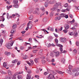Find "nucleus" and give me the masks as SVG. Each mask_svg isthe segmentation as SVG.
Wrapping results in <instances>:
<instances>
[{
	"label": "nucleus",
	"instance_id": "nucleus-1",
	"mask_svg": "<svg viewBox=\"0 0 79 79\" xmlns=\"http://www.w3.org/2000/svg\"><path fill=\"white\" fill-rule=\"evenodd\" d=\"M61 3H56L53 6V8L51 9V10L52 11H54V10H56L58 8V6H61Z\"/></svg>",
	"mask_w": 79,
	"mask_h": 79
},
{
	"label": "nucleus",
	"instance_id": "nucleus-2",
	"mask_svg": "<svg viewBox=\"0 0 79 79\" xmlns=\"http://www.w3.org/2000/svg\"><path fill=\"white\" fill-rule=\"evenodd\" d=\"M14 42L12 41H9L6 44V46L8 49H11Z\"/></svg>",
	"mask_w": 79,
	"mask_h": 79
},
{
	"label": "nucleus",
	"instance_id": "nucleus-3",
	"mask_svg": "<svg viewBox=\"0 0 79 79\" xmlns=\"http://www.w3.org/2000/svg\"><path fill=\"white\" fill-rule=\"evenodd\" d=\"M55 42L57 46V47H60V50L61 52H63V45L60 44H58V40L57 39H55Z\"/></svg>",
	"mask_w": 79,
	"mask_h": 79
},
{
	"label": "nucleus",
	"instance_id": "nucleus-4",
	"mask_svg": "<svg viewBox=\"0 0 79 79\" xmlns=\"http://www.w3.org/2000/svg\"><path fill=\"white\" fill-rule=\"evenodd\" d=\"M69 35H73L75 37H76L77 36L78 34L77 32H69Z\"/></svg>",
	"mask_w": 79,
	"mask_h": 79
},
{
	"label": "nucleus",
	"instance_id": "nucleus-5",
	"mask_svg": "<svg viewBox=\"0 0 79 79\" xmlns=\"http://www.w3.org/2000/svg\"><path fill=\"white\" fill-rule=\"evenodd\" d=\"M48 78L49 79H53H53H55V76L51 74H50L48 76Z\"/></svg>",
	"mask_w": 79,
	"mask_h": 79
},
{
	"label": "nucleus",
	"instance_id": "nucleus-6",
	"mask_svg": "<svg viewBox=\"0 0 79 79\" xmlns=\"http://www.w3.org/2000/svg\"><path fill=\"white\" fill-rule=\"evenodd\" d=\"M60 41L61 42H66V39L65 38H60Z\"/></svg>",
	"mask_w": 79,
	"mask_h": 79
},
{
	"label": "nucleus",
	"instance_id": "nucleus-7",
	"mask_svg": "<svg viewBox=\"0 0 79 79\" xmlns=\"http://www.w3.org/2000/svg\"><path fill=\"white\" fill-rule=\"evenodd\" d=\"M79 71V69L78 68H76L74 69H73L72 72L73 73H75V72H77V71Z\"/></svg>",
	"mask_w": 79,
	"mask_h": 79
},
{
	"label": "nucleus",
	"instance_id": "nucleus-8",
	"mask_svg": "<svg viewBox=\"0 0 79 79\" xmlns=\"http://www.w3.org/2000/svg\"><path fill=\"white\" fill-rule=\"evenodd\" d=\"M26 25V23H24L23 24L21 25L19 27V29L20 30H21L24 27V26Z\"/></svg>",
	"mask_w": 79,
	"mask_h": 79
},
{
	"label": "nucleus",
	"instance_id": "nucleus-9",
	"mask_svg": "<svg viewBox=\"0 0 79 79\" xmlns=\"http://www.w3.org/2000/svg\"><path fill=\"white\" fill-rule=\"evenodd\" d=\"M66 61V60L64 57H63L61 59V62L63 63V64H64L65 63V62Z\"/></svg>",
	"mask_w": 79,
	"mask_h": 79
},
{
	"label": "nucleus",
	"instance_id": "nucleus-10",
	"mask_svg": "<svg viewBox=\"0 0 79 79\" xmlns=\"http://www.w3.org/2000/svg\"><path fill=\"white\" fill-rule=\"evenodd\" d=\"M17 78L18 79H23V76L22 75H19L17 76Z\"/></svg>",
	"mask_w": 79,
	"mask_h": 79
},
{
	"label": "nucleus",
	"instance_id": "nucleus-11",
	"mask_svg": "<svg viewBox=\"0 0 79 79\" xmlns=\"http://www.w3.org/2000/svg\"><path fill=\"white\" fill-rule=\"evenodd\" d=\"M55 54H56L55 56L56 57H57V56H59L60 54L59 52H55Z\"/></svg>",
	"mask_w": 79,
	"mask_h": 79
},
{
	"label": "nucleus",
	"instance_id": "nucleus-12",
	"mask_svg": "<svg viewBox=\"0 0 79 79\" xmlns=\"http://www.w3.org/2000/svg\"><path fill=\"white\" fill-rule=\"evenodd\" d=\"M49 4H53L54 3H55V1H49V2L48 3Z\"/></svg>",
	"mask_w": 79,
	"mask_h": 79
},
{
	"label": "nucleus",
	"instance_id": "nucleus-13",
	"mask_svg": "<svg viewBox=\"0 0 79 79\" xmlns=\"http://www.w3.org/2000/svg\"><path fill=\"white\" fill-rule=\"evenodd\" d=\"M5 53L6 55H7V56H9L10 54V52H5Z\"/></svg>",
	"mask_w": 79,
	"mask_h": 79
},
{
	"label": "nucleus",
	"instance_id": "nucleus-14",
	"mask_svg": "<svg viewBox=\"0 0 79 79\" xmlns=\"http://www.w3.org/2000/svg\"><path fill=\"white\" fill-rule=\"evenodd\" d=\"M67 72L68 73H69V74H70V75H72V73H71V70H70V69H67Z\"/></svg>",
	"mask_w": 79,
	"mask_h": 79
},
{
	"label": "nucleus",
	"instance_id": "nucleus-15",
	"mask_svg": "<svg viewBox=\"0 0 79 79\" xmlns=\"http://www.w3.org/2000/svg\"><path fill=\"white\" fill-rule=\"evenodd\" d=\"M8 73L9 76H11V74H12V73L10 70H8Z\"/></svg>",
	"mask_w": 79,
	"mask_h": 79
},
{
	"label": "nucleus",
	"instance_id": "nucleus-16",
	"mask_svg": "<svg viewBox=\"0 0 79 79\" xmlns=\"http://www.w3.org/2000/svg\"><path fill=\"white\" fill-rule=\"evenodd\" d=\"M28 58V57L26 55H24L23 57V59H24V60H26V59H27Z\"/></svg>",
	"mask_w": 79,
	"mask_h": 79
},
{
	"label": "nucleus",
	"instance_id": "nucleus-17",
	"mask_svg": "<svg viewBox=\"0 0 79 79\" xmlns=\"http://www.w3.org/2000/svg\"><path fill=\"white\" fill-rule=\"evenodd\" d=\"M5 78L6 79H11V77L8 75H6L5 76Z\"/></svg>",
	"mask_w": 79,
	"mask_h": 79
},
{
	"label": "nucleus",
	"instance_id": "nucleus-18",
	"mask_svg": "<svg viewBox=\"0 0 79 79\" xmlns=\"http://www.w3.org/2000/svg\"><path fill=\"white\" fill-rule=\"evenodd\" d=\"M61 19V17L60 16L56 17L55 18V20H60Z\"/></svg>",
	"mask_w": 79,
	"mask_h": 79
},
{
	"label": "nucleus",
	"instance_id": "nucleus-19",
	"mask_svg": "<svg viewBox=\"0 0 79 79\" xmlns=\"http://www.w3.org/2000/svg\"><path fill=\"white\" fill-rule=\"evenodd\" d=\"M65 28L66 30H68L69 28V26L68 25H66L65 27Z\"/></svg>",
	"mask_w": 79,
	"mask_h": 79
},
{
	"label": "nucleus",
	"instance_id": "nucleus-20",
	"mask_svg": "<svg viewBox=\"0 0 79 79\" xmlns=\"http://www.w3.org/2000/svg\"><path fill=\"white\" fill-rule=\"evenodd\" d=\"M18 0H14L13 1V3L14 4H18Z\"/></svg>",
	"mask_w": 79,
	"mask_h": 79
},
{
	"label": "nucleus",
	"instance_id": "nucleus-21",
	"mask_svg": "<svg viewBox=\"0 0 79 79\" xmlns=\"http://www.w3.org/2000/svg\"><path fill=\"white\" fill-rule=\"evenodd\" d=\"M41 62L43 64H45L46 63V61L45 60H42Z\"/></svg>",
	"mask_w": 79,
	"mask_h": 79
},
{
	"label": "nucleus",
	"instance_id": "nucleus-22",
	"mask_svg": "<svg viewBox=\"0 0 79 79\" xmlns=\"http://www.w3.org/2000/svg\"><path fill=\"white\" fill-rule=\"evenodd\" d=\"M12 27L13 29H16L17 27V25L15 24H13Z\"/></svg>",
	"mask_w": 79,
	"mask_h": 79
},
{
	"label": "nucleus",
	"instance_id": "nucleus-23",
	"mask_svg": "<svg viewBox=\"0 0 79 79\" xmlns=\"http://www.w3.org/2000/svg\"><path fill=\"white\" fill-rule=\"evenodd\" d=\"M7 66V63L6 62H4L3 63V67H5V68H6V66Z\"/></svg>",
	"mask_w": 79,
	"mask_h": 79
},
{
	"label": "nucleus",
	"instance_id": "nucleus-24",
	"mask_svg": "<svg viewBox=\"0 0 79 79\" xmlns=\"http://www.w3.org/2000/svg\"><path fill=\"white\" fill-rule=\"evenodd\" d=\"M27 79H31V76L29 74H27V77H26Z\"/></svg>",
	"mask_w": 79,
	"mask_h": 79
},
{
	"label": "nucleus",
	"instance_id": "nucleus-25",
	"mask_svg": "<svg viewBox=\"0 0 79 79\" xmlns=\"http://www.w3.org/2000/svg\"><path fill=\"white\" fill-rule=\"evenodd\" d=\"M56 72L59 73V74H63V73H64V72H63L59 70H56Z\"/></svg>",
	"mask_w": 79,
	"mask_h": 79
},
{
	"label": "nucleus",
	"instance_id": "nucleus-26",
	"mask_svg": "<svg viewBox=\"0 0 79 79\" xmlns=\"http://www.w3.org/2000/svg\"><path fill=\"white\" fill-rule=\"evenodd\" d=\"M32 24H30L29 25H28V27L29 28V29H31L32 28V27L33 26Z\"/></svg>",
	"mask_w": 79,
	"mask_h": 79
},
{
	"label": "nucleus",
	"instance_id": "nucleus-27",
	"mask_svg": "<svg viewBox=\"0 0 79 79\" xmlns=\"http://www.w3.org/2000/svg\"><path fill=\"white\" fill-rule=\"evenodd\" d=\"M41 10L43 11V12H44L45 11V8H44V7L42 6L40 8Z\"/></svg>",
	"mask_w": 79,
	"mask_h": 79
},
{
	"label": "nucleus",
	"instance_id": "nucleus-28",
	"mask_svg": "<svg viewBox=\"0 0 79 79\" xmlns=\"http://www.w3.org/2000/svg\"><path fill=\"white\" fill-rule=\"evenodd\" d=\"M47 18H44L43 19V22L44 23H45V22H47Z\"/></svg>",
	"mask_w": 79,
	"mask_h": 79
},
{
	"label": "nucleus",
	"instance_id": "nucleus-29",
	"mask_svg": "<svg viewBox=\"0 0 79 79\" xmlns=\"http://www.w3.org/2000/svg\"><path fill=\"white\" fill-rule=\"evenodd\" d=\"M13 6L15 8H18L19 7V6L18 4H15L13 5Z\"/></svg>",
	"mask_w": 79,
	"mask_h": 79
},
{
	"label": "nucleus",
	"instance_id": "nucleus-30",
	"mask_svg": "<svg viewBox=\"0 0 79 79\" xmlns=\"http://www.w3.org/2000/svg\"><path fill=\"white\" fill-rule=\"evenodd\" d=\"M0 19H2V22H3L5 21V18H4L3 16H2L0 17Z\"/></svg>",
	"mask_w": 79,
	"mask_h": 79
},
{
	"label": "nucleus",
	"instance_id": "nucleus-31",
	"mask_svg": "<svg viewBox=\"0 0 79 79\" xmlns=\"http://www.w3.org/2000/svg\"><path fill=\"white\" fill-rule=\"evenodd\" d=\"M60 17H65V15L64 14H61L60 15Z\"/></svg>",
	"mask_w": 79,
	"mask_h": 79
},
{
	"label": "nucleus",
	"instance_id": "nucleus-32",
	"mask_svg": "<svg viewBox=\"0 0 79 79\" xmlns=\"http://www.w3.org/2000/svg\"><path fill=\"white\" fill-rule=\"evenodd\" d=\"M16 62H18V60L17 59H15L12 61V63H16Z\"/></svg>",
	"mask_w": 79,
	"mask_h": 79
},
{
	"label": "nucleus",
	"instance_id": "nucleus-33",
	"mask_svg": "<svg viewBox=\"0 0 79 79\" xmlns=\"http://www.w3.org/2000/svg\"><path fill=\"white\" fill-rule=\"evenodd\" d=\"M29 19L31 20L33 19V15H31L29 18Z\"/></svg>",
	"mask_w": 79,
	"mask_h": 79
},
{
	"label": "nucleus",
	"instance_id": "nucleus-34",
	"mask_svg": "<svg viewBox=\"0 0 79 79\" xmlns=\"http://www.w3.org/2000/svg\"><path fill=\"white\" fill-rule=\"evenodd\" d=\"M77 76H79V72L78 71L75 74V76L76 77Z\"/></svg>",
	"mask_w": 79,
	"mask_h": 79
},
{
	"label": "nucleus",
	"instance_id": "nucleus-35",
	"mask_svg": "<svg viewBox=\"0 0 79 79\" xmlns=\"http://www.w3.org/2000/svg\"><path fill=\"white\" fill-rule=\"evenodd\" d=\"M44 6L46 8H47L48 6V3H47V2H45L44 4Z\"/></svg>",
	"mask_w": 79,
	"mask_h": 79
},
{
	"label": "nucleus",
	"instance_id": "nucleus-36",
	"mask_svg": "<svg viewBox=\"0 0 79 79\" xmlns=\"http://www.w3.org/2000/svg\"><path fill=\"white\" fill-rule=\"evenodd\" d=\"M69 69H72L73 68V66L71 65H69Z\"/></svg>",
	"mask_w": 79,
	"mask_h": 79
},
{
	"label": "nucleus",
	"instance_id": "nucleus-37",
	"mask_svg": "<svg viewBox=\"0 0 79 79\" xmlns=\"http://www.w3.org/2000/svg\"><path fill=\"white\" fill-rule=\"evenodd\" d=\"M20 48L21 50H24V49L25 48L24 46H21L20 47Z\"/></svg>",
	"mask_w": 79,
	"mask_h": 79
},
{
	"label": "nucleus",
	"instance_id": "nucleus-38",
	"mask_svg": "<svg viewBox=\"0 0 79 79\" xmlns=\"http://www.w3.org/2000/svg\"><path fill=\"white\" fill-rule=\"evenodd\" d=\"M11 34H14L15 33V30L14 29H12L11 30V32H10Z\"/></svg>",
	"mask_w": 79,
	"mask_h": 79
},
{
	"label": "nucleus",
	"instance_id": "nucleus-39",
	"mask_svg": "<svg viewBox=\"0 0 79 79\" xmlns=\"http://www.w3.org/2000/svg\"><path fill=\"white\" fill-rule=\"evenodd\" d=\"M23 73V72H18L17 73V74H22Z\"/></svg>",
	"mask_w": 79,
	"mask_h": 79
},
{
	"label": "nucleus",
	"instance_id": "nucleus-40",
	"mask_svg": "<svg viewBox=\"0 0 79 79\" xmlns=\"http://www.w3.org/2000/svg\"><path fill=\"white\" fill-rule=\"evenodd\" d=\"M28 74H31V70H28Z\"/></svg>",
	"mask_w": 79,
	"mask_h": 79
},
{
	"label": "nucleus",
	"instance_id": "nucleus-41",
	"mask_svg": "<svg viewBox=\"0 0 79 79\" xmlns=\"http://www.w3.org/2000/svg\"><path fill=\"white\" fill-rule=\"evenodd\" d=\"M30 62H31V64H32V65H33V64H34V62H33V60H31Z\"/></svg>",
	"mask_w": 79,
	"mask_h": 79
},
{
	"label": "nucleus",
	"instance_id": "nucleus-42",
	"mask_svg": "<svg viewBox=\"0 0 79 79\" xmlns=\"http://www.w3.org/2000/svg\"><path fill=\"white\" fill-rule=\"evenodd\" d=\"M64 7H65L66 8L68 6V3H66L65 4V5H64Z\"/></svg>",
	"mask_w": 79,
	"mask_h": 79
},
{
	"label": "nucleus",
	"instance_id": "nucleus-43",
	"mask_svg": "<svg viewBox=\"0 0 79 79\" xmlns=\"http://www.w3.org/2000/svg\"><path fill=\"white\" fill-rule=\"evenodd\" d=\"M44 14H45V12H43L42 14L40 15V17H42V15H44Z\"/></svg>",
	"mask_w": 79,
	"mask_h": 79
},
{
	"label": "nucleus",
	"instance_id": "nucleus-44",
	"mask_svg": "<svg viewBox=\"0 0 79 79\" xmlns=\"http://www.w3.org/2000/svg\"><path fill=\"white\" fill-rule=\"evenodd\" d=\"M50 16L51 17H52V16H53V13L51 12V14L50 15Z\"/></svg>",
	"mask_w": 79,
	"mask_h": 79
},
{
	"label": "nucleus",
	"instance_id": "nucleus-45",
	"mask_svg": "<svg viewBox=\"0 0 79 79\" xmlns=\"http://www.w3.org/2000/svg\"><path fill=\"white\" fill-rule=\"evenodd\" d=\"M73 53L74 54H76L77 53V51L76 50H73Z\"/></svg>",
	"mask_w": 79,
	"mask_h": 79
},
{
	"label": "nucleus",
	"instance_id": "nucleus-46",
	"mask_svg": "<svg viewBox=\"0 0 79 79\" xmlns=\"http://www.w3.org/2000/svg\"><path fill=\"white\" fill-rule=\"evenodd\" d=\"M16 15L18 18H19V17H20V15L18 14H16Z\"/></svg>",
	"mask_w": 79,
	"mask_h": 79
},
{
	"label": "nucleus",
	"instance_id": "nucleus-47",
	"mask_svg": "<svg viewBox=\"0 0 79 79\" xmlns=\"http://www.w3.org/2000/svg\"><path fill=\"white\" fill-rule=\"evenodd\" d=\"M69 16L70 18H73V15L71 14H70L69 15Z\"/></svg>",
	"mask_w": 79,
	"mask_h": 79
},
{
	"label": "nucleus",
	"instance_id": "nucleus-48",
	"mask_svg": "<svg viewBox=\"0 0 79 79\" xmlns=\"http://www.w3.org/2000/svg\"><path fill=\"white\" fill-rule=\"evenodd\" d=\"M37 50H35L33 51V53H37Z\"/></svg>",
	"mask_w": 79,
	"mask_h": 79
},
{
	"label": "nucleus",
	"instance_id": "nucleus-49",
	"mask_svg": "<svg viewBox=\"0 0 79 79\" xmlns=\"http://www.w3.org/2000/svg\"><path fill=\"white\" fill-rule=\"evenodd\" d=\"M21 33H22V34H25V33H26V31H22L21 32Z\"/></svg>",
	"mask_w": 79,
	"mask_h": 79
},
{
	"label": "nucleus",
	"instance_id": "nucleus-50",
	"mask_svg": "<svg viewBox=\"0 0 79 79\" xmlns=\"http://www.w3.org/2000/svg\"><path fill=\"white\" fill-rule=\"evenodd\" d=\"M32 48L31 47H28V50H32Z\"/></svg>",
	"mask_w": 79,
	"mask_h": 79
},
{
	"label": "nucleus",
	"instance_id": "nucleus-51",
	"mask_svg": "<svg viewBox=\"0 0 79 79\" xmlns=\"http://www.w3.org/2000/svg\"><path fill=\"white\" fill-rule=\"evenodd\" d=\"M35 63H38L39 61H38V60H37L36 59H35Z\"/></svg>",
	"mask_w": 79,
	"mask_h": 79
},
{
	"label": "nucleus",
	"instance_id": "nucleus-52",
	"mask_svg": "<svg viewBox=\"0 0 79 79\" xmlns=\"http://www.w3.org/2000/svg\"><path fill=\"white\" fill-rule=\"evenodd\" d=\"M64 17L66 18V19H67V18H68V15H65Z\"/></svg>",
	"mask_w": 79,
	"mask_h": 79
},
{
	"label": "nucleus",
	"instance_id": "nucleus-53",
	"mask_svg": "<svg viewBox=\"0 0 79 79\" xmlns=\"http://www.w3.org/2000/svg\"><path fill=\"white\" fill-rule=\"evenodd\" d=\"M49 30L51 31H53V28H50V30Z\"/></svg>",
	"mask_w": 79,
	"mask_h": 79
},
{
	"label": "nucleus",
	"instance_id": "nucleus-54",
	"mask_svg": "<svg viewBox=\"0 0 79 79\" xmlns=\"http://www.w3.org/2000/svg\"><path fill=\"white\" fill-rule=\"evenodd\" d=\"M2 74H6V73L5 72H2Z\"/></svg>",
	"mask_w": 79,
	"mask_h": 79
},
{
	"label": "nucleus",
	"instance_id": "nucleus-55",
	"mask_svg": "<svg viewBox=\"0 0 79 79\" xmlns=\"http://www.w3.org/2000/svg\"><path fill=\"white\" fill-rule=\"evenodd\" d=\"M31 21H29L28 23L27 24V26H28V25H29V24H31Z\"/></svg>",
	"mask_w": 79,
	"mask_h": 79
},
{
	"label": "nucleus",
	"instance_id": "nucleus-56",
	"mask_svg": "<svg viewBox=\"0 0 79 79\" xmlns=\"http://www.w3.org/2000/svg\"><path fill=\"white\" fill-rule=\"evenodd\" d=\"M71 29H72V30H74V29H76V28H75L74 27H72L71 28Z\"/></svg>",
	"mask_w": 79,
	"mask_h": 79
},
{
	"label": "nucleus",
	"instance_id": "nucleus-57",
	"mask_svg": "<svg viewBox=\"0 0 79 79\" xmlns=\"http://www.w3.org/2000/svg\"><path fill=\"white\" fill-rule=\"evenodd\" d=\"M35 10L36 11H38L39 10V9L38 8H36Z\"/></svg>",
	"mask_w": 79,
	"mask_h": 79
},
{
	"label": "nucleus",
	"instance_id": "nucleus-58",
	"mask_svg": "<svg viewBox=\"0 0 79 79\" xmlns=\"http://www.w3.org/2000/svg\"><path fill=\"white\" fill-rule=\"evenodd\" d=\"M1 27H5V26H4V25L3 24H1Z\"/></svg>",
	"mask_w": 79,
	"mask_h": 79
},
{
	"label": "nucleus",
	"instance_id": "nucleus-59",
	"mask_svg": "<svg viewBox=\"0 0 79 79\" xmlns=\"http://www.w3.org/2000/svg\"><path fill=\"white\" fill-rule=\"evenodd\" d=\"M51 46V44H48V48L50 47V46Z\"/></svg>",
	"mask_w": 79,
	"mask_h": 79
},
{
	"label": "nucleus",
	"instance_id": "nucleus-60",
	"mask_svg": "<svg viewBox=\"0 0 79 79\" xmlns=\"http://www.w3.org/2000/svg\"><path fill=\"white\" fill-rule=\"evenodd\" d=\"M51 61L52 62V63H54V62H55V59H52Z\"/></svg>",
	"mask_w": 79,
	"mask_h": 79
},
{
	"label": "nucleus",
	"instance_id": "nucleus-61",
	"mask_svg": "<svg viewBox=\"0 0 79 79\" xmlns=\"http://www.w3.org/2000/svg\"><path fill=\"white\" fill-rule=\"evenodd\" d=\"M72 21H68L67 22V23H68V24H70V23L71 24H72Z\"/></svg>",
	"mask_w": 79,
	"mask_h": 79
},
{
	"label": "nucleus",
	"instance_id": "nucleus-62",
	"mask_svg": "<svg viewBox=\"0 0 79 79\" xmlns=\"http://www.w3.org/2000/svg\"><path fill=\"white\" fill-rule=\"evenodd\" d=\"M12 79H16V77L15 76H13L12 77Z\"/></svg>",
	"mask_w": 79,
	"mask_h": 79
},
{
	"label": "nucleus",
	"instance_id": "nucleus-63",
	"mask_svg": "<svg viewBox=\"0 0 79 79\" xmlns=\"http://www.w3.org/2000/svg\"><path fill=\"white\" fill-rule=\"evenodd\" d=\"M31 41H32V38H30L28 40L29 42H31Z\"/></svg>",
	"mask_w": 79,
	"mask_h": 79
},
{
	"label": "nucleus",
	"instance_id": "nucleus-64",
	"mask_svg": "<svg viewBox=\"0 0 79 79\" xmlns=\"http://www.w3.org/2000/svg\"><path fill=\"white\" fill-rule=\"evenodd\" d=\"M54 35H55V37H57L58 36L57 34H55V33H54Z\"/></svg>",
	"mask_w": 79,
	"mask_h": 79
}]
</instances>
